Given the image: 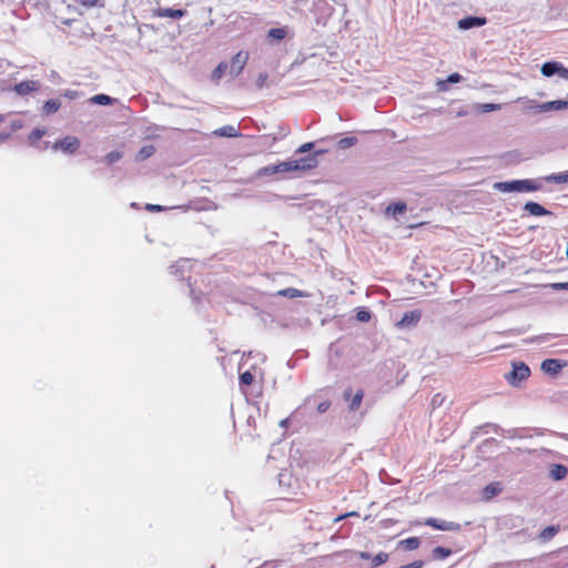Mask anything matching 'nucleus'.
<instances>
[{
	"mask_svg": "<svg viewBox=\"0 0 568 568\" xmlns=\"http://www.w3.org/2000/svg\"><path fill=\"white\" fill-rule=\"evenodd\" d=\"M331 407V402L329 400H324V402H321L318 405H317V412L318 413H325L326 410H328Z\"/></svg>",
	"mask_w": 568,
	"mask_h": 568,
	"instance_id": "obj_44",
	"label": "nucleus"
},
{
	"mask_svg": "<svg viewBox=\"0 0 568 568\" xmlns=\"http://www.w3.org/2000/svg\"><path fill=\"white\" fill-rule=\"evenodd\" d=\"M424 562L422 560L413 561L408 565L400 566L399 568H422Z\"/></svg>",
	"mask_w": 568,
	"mask_h": 568,
	"instance_id": "obj_45",
	"label": "nucleus"
},
{
	"mask_svg": "<svg viewBox=\"0 0 568 568\" xmlns=\"http://www.w3.org/2000/svg\"><path fill=\"white\" fill-rule=\"evenodd\" d=\"M215 133L221 136H229V138L236 136L239 134L237 130L232 125L223 126V128L219 129Z\"/></svg>",
	"mask_w": 568,
	"mask_h": 568,
	"instance_id": "obj_27",
	"label": "nucleus"
},
{
	"mask_svg": "<svg viewBox=\"0 0 568 568\" xmlns=\"http://www.w3.org/2000/svg\"><path fill=\"white\" fill-rule=\"evenodd\" d=\"M78 4L85 8H94L99 4V0H73Z\"/></svg>",
	"mask_w": 568,
	"mask_h": 568,
	"instance_id": "obj_42",
	"label": "nucleus"
},
{
	"mask_svg": "<svg viewBox=\"0 0 568 568\" xmlns=\"http://www.w3.org/2000/svg\"><path fill=\"white\" fill-rule=\"evenodd\" d=\"M530 376V368L523 362L513 363V369L506 375V379L515 385Z\"/></svg>",
	"mask_w": 568,
	"mask_h": 568,
	"instance_id": "obj_2",
	"label": "nucleus"
},
{
	"mask_svg": "<svg viewBox=\"0 0 568 568\" xmlns=\"http://www.w3.org/2000/svg\"><path fill=\"white\" fill-rule=\"evenodd\" d=\"M155 152V148L153 145H144L142 146L135 155L136 162H143L146 159L151 158Z\"/></svg>",
	"mask_w": 568,
	"mask_h": 568,
	"instance_id": "obj_19",
	"label": "nucleus"
},
{
	"mask_svg": "<svg viewBox=\"0 0 568 568\" xmlns=\"http://www.w3.org/2000/svg\"><path fill=\"white\" fill-rule=\"evenodd\" d=\"M356 318L359 322L366 323L371 320V313L365 308H358L356 313Z\"/></svg>",
	"mask_w": 568,
	"mask_h": 568,
	"instance_id": "obj_37",
	"label": "nucleus"
},
{
	"mask_svg": "<svg viewBox=\"0 0 568 568\" xmlns=\"http://www.w3.org/2000/svg\"><path fill=\"white\" fill-rule=\"evenodd\" d=\"M560 64L559 62H556V61H550V62H545L541 67V73L545 75V77H551L554 75L555 73H558L559 70H560Z\"/></svg>",
	"mask_w": 568,
	"mask_h": 568,
	"instance_id": "obj_18",
	"label": "nucleus"
},
{
	"mask_svg": "<svg viewBox=\"0 0 568 568\" xmlns=\"http://www.w3.org/2000/svg\"><path fill=\"white\" fill-rule=\"evenodd\" d=\"M568 109V99L567 100H555L541 103L537 105V112H550V111H560Z\"/></svg>",
	"mask_w": 568,
	"mask_h": 568,
	"instance_id": "obj_9",
	"label": "nucleus"
},
{
	"mask_svg": "<svg viewBox=\"0 0 568 568\" xmlns=\"http://www.w3.org/2000/svg\"><path fill=\"white\" fill-rule=\"evenodd\" d=\"M248 60V53L246 51L237 52L231 61L230 72L233 77H237L241 74L243 69L245 68Z\"/></svg>",
	"mask_w": 568,
	"mask_h": 568,
	"instance_id": "obj_5",
	"label": "nucleus"
},
{
	"mask_svg": "<svg viewBox=\"0 0 568 568\" xmlns=\"http://www.w3.org/2000/svg\"><path fill=\"white\" fill-rule=\"evenodd\" d=\"M558 74H559L561 78H564V79L568 80V69H566L562 64H560V70H559V72H558Z\"/></svg>",
	"mask_w": 568,
	"mask_h": 568,
	"instance_id": "obj_47",
	"label": "nucleus"
},
{
	"mask_svg": "<svg viewBox=\"0 0 568 568\" xmlns=\"http://www.w3.org/2000/svg\"><path fill=\"white\" fill-rule=\"evenodd\" d=\"M254 383V375L246 371L242 374H240V385L241 386H250Z\"/></svg>",
	"mask_w": 568,
	"mask_h": 568,
	"instance_id": "obj_32",
	"label": "nucleus"
},
{
	"mask_svg": "<svg viewBox=\"0 0 568 568\" xmlns=\"http://www.w3.org/2000/svg\"><path fill=\"white\" fill-rule=\"evenodd\" d=\"M547 180L556 182V183H567L568 182V173L554 174V175L547 178Z\"/></svg>",
	"mask_w": 568,
	"mask_h": 568,
	"instance_id": "obj_38",
	"label": "nucleus"
},
{
	"mask_svg": "<svg viewBox=\"0 0 568 568\" xmlns=\"http://www.w3.org/2000/svg\"><path fill=\"white\" fill-rule=\"evenodd\" d=\"M185 10L172 8H158L153 10V16L156 18L181 19L185 16Z\"/></svg>",
	"mask_w": 568,
	"mask_h": 568,
	"instance_id": "obj_8",
	"label": "nucleus"
},
{
	"mask_svg": "<svg viewBox=\"0 0 568 568\" xmlns=\"http://www.w3.org/2000/svg\"><path fill=\"white\" fill-rule=\"evenodd\" d=\"M540 187L541 185L532 180H515L494 184V189L500 192H535Z\"/></svg>",
	"mask_w": 568,
	"mask_h": 568,
	"instance_id": "obj_1",
	"label": "nucleus"
},
{
	"mask_svg": "<svg viewBox=\"0 0 568 568\" xmlns=\"http://www.w3.org/2000/svg\"><path fill=\"white\" fill-rule=\"evenodd\" d=\"M292 162L296 165V168L293 169L294 171H308L317 165V160L313 155L300 160H293Z\"/></svg>",
	"mask_w": 568,
	"mask_h": 568,
	"instance_id": "obj_12",
	"label": "nucleus"
},
{
	"mask_svg": "<svg viewBox=\"0 0 568 568\" xmlns=\"http://www.w3.org/2000/svg\"><path fill=\"white\" fill-rule=\"evenodd\" d=\"M486 23L485 18H478V17H466L464 19H460L458 21V28L463 30H467L474 27H481Z\"/></svg>",
	"mask_w": 568,
	"mask_h": 568,
	"instance_id": "obj_13",
	"label": "nucleus"
},
{
	"mask_svg": "<svg viewBox=\"0 0 568 568\" xmlns=\"http://www.w3.org/2000/svg\"><path fill=\"white\" fill-rule=\"evenodd\" d=\"M357 556L361 558V559H364V560H368V559H372L373 557L371 556L369 552H366V551H359L357 554Z\"/></svg>",
	"mask_w": 568,
	"mask_h": 568,
	"instance_id": "obj_49",
	"label": "nucleus"
},
{
	"mask_svg": "<svg viewBox=\"0 0 568 568\" xmlns=\"http://www.w3.org/2000/svg\"><path fill=\"white\" fill-rule=\"evenodd\" d=\"M407 550H415L419 547L420 540L418 537H409L399 542Z\"/></svg>",
	"mask_w": 568,
	"mask_h": 568,
	"instance_id": "obj_24",
	"label": "nucleus"
},
{
	"mask_svg": "<svg viewBox=\"0 0 568 568\" xmlns=\"http://www.w3.org/2000/svg\"><path fill=\"white\" fill-rule=\"evenodd\" d=\"M420 317L422 312L419 310L406 312L402 320L397 323V326L400 328L415 326L420 321Z\"/></svg>",
	"mask_w": 568,
	"mask_h": 568,
	"instance_id": "obj_7",
	"label": "nucleus"
},
{
	"mask_svg": "<svg viewBox=\"0 0 568 568\" xmlns=\"http://www.w3.org/2000/svg\"><path fill=\"white\" fill-rule=\"evenodd\" d=\"M276 165V173H286V172H291V171H294L293 169L296 168L295 164H293L292 161H284V162H280Z\"/></svg>",
	"mask_w": 568,
	"mask_h": 568,
	"instance_id": "obj_28",
	"label": "nucleus"
},
{
	"mask_svg": "<svg viewBox=\"0 0 568 568\" xmlns=\"http://www.w3.org/2000/svg\"><path fill=\"white\" fill-rule=\"evenodd\" d=\"M500 491H501L500 483L494 481V483L488 484L483 489V497H484V499L489 500L493 497H495L496 495H498Z\"/></svg>",
	"mask_w": 568,
	"mask_h": 568,
	"instance_id": "obj_16",
	"label": "nucleus"
},
{
	"mask_svg": "<svg viewBox=\"0 0 568 568\" xmlns=\"http://www.w3.org/2000/svg\"><path fill=\"white\" fill-rule=\"evenodd\" d=\"M312 148H313V143H311V142H308V143H304V144H302V145L297 149V152H300V153H304V152L310 151Z\"/></svg>",
	"mask_w": 568,
	"mask_h": 568,
	"instance_id": "obj_46",
	"label": "nucleus"
},
{
	"mask_svg": "<svg viewBox=\"0 0 568 568\" xmlns=\"http://www.w3.org/2000/svg\"><path fill=\"white\" fill-rule=\"evenodd\" d=\"M61 106V102L58 99L48 100L43 105V111L47 114L57 112Z\"/></svg>",
	"mask_w": 568,
	"mask_h": 568,
	"instance_id": "obj_23",
	"label": "nucleus"
},
{
	"mask_svg": "<svg viewBox=\"0 0 568 568\" xmlns=\"http://www.w3.org/2000/svg\"><path fill=\"white\" fill-rule=\"evenodd\" d=\"M407 206L403 202L392 203L387 206L386 212L393 215L402 214L406 211Z\"/></svg>",
	"mask_w": 568,
	"mask_h": 568,
	"instance_id": "obj_25",
	"label": "nucleus"
},
{
	"mask_svg": "<svg viewBox=\"0 0 568 568\" xmlns=\"http://www.w3.org/2000/svg\"><path fill=\"white\" fill-rule=\"evenodd\" d=\"M462 81V75L457 72H454L448 75L445 80H438L436 83L437 90L445 92L448 90V83H458Z\"/></svg>",
	"mask_w": 568,
	"mask_h": 568,
	"instance_id": "obj_15",
	"label": "nucleus"
},
{
	"mask_svg": "<svg viewBox=\"0 0 568 568\" xmlns=\"http://www.w3.org/2000/svg\"><path fill=\"white\" fill-rule=\"evenodd\" d=\"M479 109H480L481 112H491V111L500 110L501 109V104L484 103V104H480Z\"/></svg>",
	"mask_w": 568,
	"mask_h": 568,
	"instance_id": "obj_39",
	"label": "nucleus"
},
{
	"mask_svg": "<svg viewBox=\"0 0 568 568\" xmlns=\"http://www.w3.org/2000/svg\"><path fill=\"white\" fill-rule=\"evenodd\" d=\"M47 131L44 129L36 128L29 134V141L34 143L38 140L42 139L45 135Z\"/></svg>",
	"mask_w": 568,
	"mask_h": 568,
	"instance_id": "obj_34",
	"label": "nucleus"
},
{
	"mask_svg": "<svg viewBox=\"0 0 568 568\" xmlns=\"http://www.w3.org/2000/svg\"><path fill=\"white\" fill-rule=\"evenodd\" d=\"M564 364L559 359L548 358L541 363V369L546 374L557 375L562 369Z\"/></svg>",
	"mask_w": 568,
	"mask_h": 568,
	"instance_id": "obj_11",
	"label": "nucleus"
},
{
	"mask_svg": "<svg viewBox=\"0 0 568 568\" xmlns=\"http://www.w3.org/2000/svg\"><path fill=\"white\" fill-rule=\"evenodd\" d=\"M357 143V139L355 136L343 138L337 142L339 149H347Z\"/></svg>",
	"mask_w": 568,
	"mask_h": 568,
	"instance_id": "obj_33",
	"label": "nucleus"
},
{
	"mask_svg": "<svg viewBox=\"0 0 568 568\" xmlns=\"http://www.w3.org/2000/svg\"><path fill=\"white\" fill-rule=\"evenodd\" d=\"M276 295L288 297V298H296V297H307L310 294L303 291H300L297 288L288 287L280 290Z\"/></svg>",
	"mask_w": 568,
	"mask_h": 568,
	"instance_id": "obj_17",
	"label": "nucleus"
},
{
	"mask_svg": "<svg viewBox=\"0 0 568 568\" xmlns=\"http://www.w3.org/2000/svg\"><path fill=\"white\" fill-rule=\"evenodd\" d=\"M91 102L100 105H109L112 103V98L106 94H97L91 98Z\"/></svg>",
	"mask_w": 568,
	"mask_h": 568,
	"instance_id": "obj_30",
	"label": "nucleus"
},
{
	"mask_svg": "<svg viewBox=\"0 0 568 568\" xmlns=\"http://www.w3.org/2000/svg\"><path fill=\"white\" fill-rule=\"evenodd\" d=\"M39 89V83L33 80L22 81L13 87V91L19 95H27Z\"/></svg>",
	"mask_w": 568,
	"mask_h": 568,
	"instance_id": "obj_10",
	"label": "nucleus"
},
{
	"mask_svg": "<svg viewBox=\"0 0 568 568\" xmlns=\"http://www.w3.org/2000/svg\"><path fill=\"white\" fill-rule=\"evenodd\" d=\"M146 210L151 211V212H160V211H162V206L161 205H154V204H148L146 205Z\"/></svg>",
	"mask_w": 568,
	"mask_h": 568,
	"instance_id": "obj_48",
	"label": "nucleus"
},
{
	"mask_svg": "<svg viewBox=\"0 0 568 568\" xmlns=\"http://www.w3.org/2000/svg\"><path fill=\"white\" fill-rule=\"evenodd\" d=\"M122 159V153L119 151L109 152L104 160L108 164H113Z\"/></svg>",
	"mask_w": 568,
	"mask_h": 568,
	"instance_id": "obj_35",
	"label": "nucleus"
},
{
	"mask_svg": "<svg viewBox=\"0 0 568 568\" xmlns=\"http://www.w3.org/2000/svg\"><path fill=\"white\" fill-rule=\"evenodd\" d=\"M557 532H558V527L548 526L541 530V532L539 534V539L542 542H546V541L550 540Z\"/></svg>",
	"mask_w": 568,
	"mask_h": 568,
	"instance_id": "obj_22",
	"label": "nucleus"
},
{
	"mask_svg": "<svg viewBox=\"0 0 568 568\" xmlns=\"http://www.w3.org/2000/svg\"><path fill=\"white\" fill-rule=\"evenodd\" d=\"M226 70H227V63L226 62H220L217 64V67L213 70L212 78L214 80H220L224 75Z\"/></svg>",
	"mask_w": 568,
	"mask_h": 568,
	"instance_id": "obj_29",
	"label": "nucleus"
},
{
	"mask_svg": "<svg viewBox=\"0 0 568 568\" xmlns=\"http://www.w3.org/2000/svg\"><path fill=\"white\" fill-rule=\"evenodd\" d=\"M363 397H364V390L363 389H358L355 393L354 396H352V389L351 388H347V389L344 390V398L346 400H349L348 408L352 412H356L361 407Z\"/></svg>",
	"mask_w": 568,
	"mask_h": 568,
	"instance_id": "obj_6",
	"label": "nucleus"
},
{
	"mask_svg": "<svg viewBox=\"0 0 568 568\" xmlns=\"http://www.w3.org/2000/svg\"><path fill=\"white\" fill-rule=\"evenodd\" d=\"M424 524L434 529L444 530V531H459L462 529V525L458 523L438 520L433 517L426 518Z\"/></svg>",
	"mask_w": 568,
	"mask_h": 568,
	"instance_id": "obj_4",
	"label": "nucleus"
},
{
	"mask_svg": "<svg viewBox=\"0 0 568 568\" xmlns=\"http://www.w3.org/2000/svg\"><path fill=\"white\" fill-rule=\"evenodd\" d=\"M287 36L285 28H272L267 32V38L276 41L283 40Z\"/></svg>",
	"mask_w": 568,
	"mask_h": 568,
	"instance_id": "obj_21",
	"label": "nucleus"
},
{
	"mask_svg": "<svg viewBox=\"0 0 568 568\" xmlns=\"http://www.w3.org/2000/svg\"><path fill=\"white\" fill-rule=\"evenodd\" d=\"M267 79H268V74L266 72L260 73L255 81L256 88L262 89L266 84Z\"/></svg>",
	"mask_w": 568,
	"mask_h": 568,
	"instance_id": "obj_41",
	"label": "nucleus"
},
{
	"mask_svg": "<svg viewBox=\"0 0 568 568\" xmlns=\"http://www.w3.org/2000/svg\"><path fill=\"white\" fill-rule=\"evenodd\" d=\"M516 101L524 103L525 108L527 110H536L537 111V105H539L535 100H530L525 97L518 98Z\"/></svg>",
	"mask_w": 568,
	"mask_h": 568,
	"instance_id": "obj_36",
	"label": "nucleus"
},
{
	"mask_svg": "<svg viewBox=\"0 0 568 568\" xmlns=\"http://www.w3.org/2000/svg\"><path fill=\"white\" fill-rule=\"evenodd\" d=\"M389 556L387 552L381 551L372 558L373 567L381 566L388 560Z\"/></svg>",
	"mask_w": 568,
	"mask_h": 568,
	"instance_id": "obj_31",
	"label": "nucleus"
},
{
	"mask_svg": "<svg viewBox=\"0 0 568 568\" xmlns=\"http://www.w3.org/2000/svg\"><path fill=\"white\" fill-rule=\"evenodd\" d=\"M552 291H565L568 290V282H561V283H550L547 285Z\"/></svg>",
	"mask_w": 568,
	"mask_h": 568,
	"instance_id": "obj_43",
	"label": "nucleus"
},
{
	"mask_svg": "<svg viewBox=\"0 0 568 568\" xmlns=\"http://www.w3.org/2000/svg\"><path fill=\"white\" fill-rule=\"evenodd\" d=\"M258 174L260 175H274V174H276V165L271 164V165L264 166V168L260 169Z\"/></svg>",
	"mask_w": 568,
	"mask_h": 568,
	"instance_id": "obj_40",
	"label": "nucleus"
},
{
	"mask_svg": "<svg viewBox=\"0 0 568 568\" xmlns=\"http://www.w3.org/2000/svg\"><path fill=\"white\" fill-rule=\"evenodd\" d=\"M80 148V140L73 135H67L53 143V150H61L63 153L73 154Z\"/></svg>",
	"mask_w": 568,
	"mask_h": 568,
	"instance_id": "obj_3",
	"label": "nucleus"
},
{
	"mask_svg": "<svg viewBox=\"0 0 568 568\" xmlns=\"http://www.w3.org/2000/svg\"><path fill=\"white\" fill-rule=\"evenodd\" d=\"M524 210L534 216H544V215L551 214L550 211H548L542 205H540L539 203H536V202H527L524 206Z\"/></svg>",
	"mask_w": 568,
	"mask_h": 568,
	"instance_id": "obj_14",
	"label": "nucleus"
},
{
	"mask_svg": "<svg viewBox=\"0 0 568 568\" xmlns=\"http://www.w3.org/2000/svg\"><path fill=\"white\" fill-rule=\"evenodd\" d=\"M567 474H568V469L566 466L558 465V464H555L551 466L550 476L555 480L564 479L567 476Z\"/></svg>",
	"mask_w": 568,
	"mask_h": 568,
	"instance_id": "obj_20",
	"label": "nucleus"
},
{
	"mask_svg": "<svg viewBox=\"0 0 568 568\" xmlns=\"http://www.w3.org/2000/svg\"><path fill=\"white\" fill-rule=\"evenodd\" d=\"M452 555V550L442 546H437L433 549V556L436 559H445Z\"/></svg>",
	"mask_w": 568,
	"mask_h": 568,
	"instance_id": "obj_26",
	"label": "nucleus"
}]
</instances>
